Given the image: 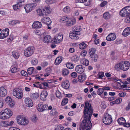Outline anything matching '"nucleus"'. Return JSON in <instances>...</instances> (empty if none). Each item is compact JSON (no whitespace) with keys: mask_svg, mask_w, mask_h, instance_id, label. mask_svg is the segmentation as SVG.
Returning a JSON list of instances; mask_svg holds the SVG:
<instances>
[{"mask_svg":"<svg viewBox=\"0 0 130 130\" xmlns=\"http://www.w3.org/2000/svg\"><path fill=\"white\" fill-rule=\"evenodd\" d=\"M99 77V78L103 79L102 78L104 76V73L103 72H100L98 73Z\"/></svg>","mask_w":130,"mask_h":130,"instance_id":"603ef678","label":"nucleus"},{"mask_svg":"<svg viewBox=\"0 0 130 130\" xmlns=\"http://www.w3.org/2000/svg\"><path fill=\"white\" fill-rule=\"evenodd\" d=\"M87 45L84 42L80 43L79 44V47L80 49L83 50L86 48L87 47Z\"/></svg>","mask_w":130,"mask_h":130,"instance_id":"72a5a7b5","label":"nucleus"},{"mask_svg":"<svg viewBox=\"0 0 130 130\" xmlns=\"http://www.w3.org/2000/svg\"><path fill=\"white\" fill-rule=\"evenodd\" d=\"M71 12V9L70 7L69 6L66 7V13L69 14Z\"/></svg>","mask_w":130,"mask_h":130,"instance_id":"de8ad7c7","label":"nucleus"},{"mask_svg":"<svg viewBox=\"0 0 130 130\" xmlns=\"http://www.w3.org/2000/svg\"><path fill=\"white\" fill-rule=\"evenodd\" d=\"M48 107L47 105H43L42 103H40L38 105L37 109L39 111L41 112L47 109Z\"/></svg>","mask_w":130,"mask_h":130,"instance_id":"1a4fd4ad","label":"nucleus"},{"mask_svg":"<svg viewBox=\"0 0 130 130\" xmlns=\"http://www.w3.org/2000/svg\"><path fill=\"white\" fill-rule=\"evenodd\" d=\"M125 10L126 11L128 15L130 14V6H128L124 8Z\"/></svg>","mask_w":130,"mask_h":130,"instance_id":"49530a36","label":"nucleus"},{"mask_svg":"<svg viewBox=\"0 0 130 130\" xmlns=\"http://www.w3.org/2000/svg\"><path fill=\"white\" fill-rule=\"evenodd\" d=\"M118 122L120 125H122L125 123L126 121L125 119L123 117L120 118L118 120Z\"/></svg>","mask_w":130,"mask_h":130,"instance_id":"2f4dec72","label":"nucleus"},{"mask_svg":"<svg viewBox=\"0 0 130 130\" xmlns=\"http://www.w3.org/2000/svg\"><path fill=\"white\" fill-rule=\"evenodd\" d=\"M13 39V36L12 35H10L9 36V37L7 40V41L10 42L12 41Z\"/></svg>","mask_w":130,"mask_h":130,"instance_id":"0e129e2a","label":"nucleus"},{"mask_svg":"<svg viewBox=\"0 0 130 130\" xmlns=\"http://www.w3.org/2000/svg\"><path fill=\"white\" fill-rule=\"evenodd\" d=\"M79 59V57L76 55H75L72 57L73 60L75 62L77 61Z\"/></svg>","mask_w":130,"mask_h":130,"instance_id":"5fc2aeb1","label":"nucleus"},{"mask_svg":"<svg viewBox=\"0 0 130 130\" xmlns=\"http://www.w3.org/2000/svg\"><path fill=\"white\" fill-rule=\"evenodd\" d=\"M76 71L78 73L82 74L84 71L85 69L83 68L82 66L81 65H79L77 66L75 68Z\"/></svg>","mask_w":130,"mask_h":130,"instance_id":"ddd939ff","label":"nucleus"},{"mask_svg":"<svg viewBox=\"0 0 130 130\" xmlns=\"http://www.w3.org/2000/svg\"><path fill=\"white\" fill-rule=\"evenodd\" d=\"M13 94L14 96L18 99H21L22 97V93L21 92H18L15 90H13Z\"/></svg>","mask_w":130,"mask_h":130,"instance_id":"4468645a","label":"nucleus"},{"mask_svg":"<svg viewBox=\"0 0 130 130\" xmlns=\"http://www.w3.org/2000/svg\"><path fill=\"white\" fill-rule=\"evenodd\" d=\"M41 21L42 23L46 24L48 26L50 25L52 23L50 19L47 17L42 18L41 19Z\"/></svg>","mask_w":130,"mask_h":130,"instance_id":"9b49d317","label":"nucleus"},{"mask_svg":"<svg viewBox=\"0 0 130 130\" xmlns=\"http://www.w3.org/2000/svg\"><path fill=\"white\" fill-rule=\"evenodd\" d=\"M96 51L95 48H91L89 50V54L90 56L93 55L95 54V52Z\"/></svg>","mask_w":130,"mask_h":130,"instance_id":"c9c22d12","label":"nucleus"},{"mask_svg":"<svg viewBox=\"0 0 130 130\" xmlns=\"http://www.w3.org/2000/svg\"><path fill=\"white\" fill-rule=\"evenodd\" d=\"M51 37L50 35H47L44 38L43 41L44 43H48L52 42Z\"/></svg>","mask_w":130,"mask_h":130,"instance_id":"393cba45","label":"nucleus"},{"mask_svg":"<svg viewBox=\"0 0 130 130\" xmlns=\"http://www.w3.org/2000/svg\"><path fill=\"white\" fill-rule=\"evenodd\" d=\"M126 95V93L123 92L120 93L119 94V96L121 97H124Z\"/></svg>","mask_w":130,"mask_h":130,"instance_id":"69168bd1","label":"nucleus"},{"mask_svg":"<svg viewBox=\"0 0 130 130\" xmlns=\"http://www.w3.org/2000/svg\"><path fill=\"white\" fill-rule=\"evenodd\" d=\"M38 15L40 16H43L44 17L45 16L44 13L43 12V10L40 9H38L37 10Z\"/></svg>","mask_w":130,"mask_h":130,"instance_id":"e433bc0d","label":"nucleus"},{"mask_svg":"<svg viewBox=\"0 0 130 130\" xmlns=\"http://www.w3.org/2000/svg\"><path fill=\"white\" fill-rule=\"evenodd\" d=\"M21 7H22V6L21 5H20V4H19L18 3L13 6V8L15 10H17L19 9Z\"/></svg>","mask_w":130,"mask_h":130,"instance_id":"58836bf2","label":"nucleus"},{"mask_svg":"<svg viewBox=\"0 0 130 130\" xmlns=\"http://www.w3.org/2000/svg\"><path fill=\"white\" fill-rule=\"evenodd\" d=\"M17 120L19 124L23 125H26L29 122L28 119L23 117H18Z\"/></svg>","mask_w":130,"mask_h":130,"instance_id":"423d86ee","label":"nucleus"},{"mask_svg":"<svg viewBox=\"0 0 130 130\" xmlns=\"http://www.w3.org/2000/svg\"><path fill=\"white\" fill-rule=\"evenodd\" d=\"M38 63V61L37 59H32V60L31 63L32 65H35L37 64Z\"/></svg>","mask_w":130,"mask_h":130,"instance_id":"8fccbe9b","label":"nucleus"},{"mask_svg":"<svg viewBox=\"0 0 130 130\" xmlns=\"http://www.w3.org/2000/svg\"><path fill=\"white\" fill-rule=\"evenodd\" d=\"M56 95L57 97L59 99H61L62 98L61 93L58 90L56 92Z\"/></svg>","mask_w":130,"mask_h":130,"instance_id":"a18cd8bd","label":"nucleus"},{"mask_svg":"<svg viewBox=\"0 0 130 130\" xmlns=\"http://www.w3.org/2000/svg\"><path fill=\"white\" fill-rule=\"evenodd\" d=\"M12 55L14 57L15 59H18L20 56L19 53L16 51L12 52Z\"/></svg>","mask_w":130,"mask_h":130,"instance_id":"4c0bfd02","label":"nucleus"},{"mask_svg":"<svg viewBox=\"0 0 130 130\" xmlns=\"http://www.w3.org/2000/svg\"><path fill=\"white\" fill-rule=\"evenodd\" d=\"M20 23V21L18 20H14L10 22L9 24L12 25H14L19 24Z\"/></svg>","mask_w":130,"mask_h":130,"instance_id":"7c9ffc66","label":"nucleus"},{"mask_svg":"<svg viewBox=\"0 0 130 130\" xmlns=\"http://www.w3.org/2000/svg\"><path fill=\"white\" fill-rule=\"evenodd\" d=\"M116 37V35L115 34L111 33L106 37V39L108 41H111L115 40Z\"/></svg>","mask_w":130,"mask_h":130,"instance_id":"a211bd4d","label":"nucleus"},{"mask_svg":"<svg viewBox=\"0 0 130 130\" xmlns=\"http://www.w3.org/2000/svg\"><path fill=\"white\" fill-rule=\"evenodd\" d=\"M64 128V127L61 125H57L55 130H63Z\"/></svg>","mask_w":130,"mask_h":130,"instance_id":"37998d69","label":"nucleus"},{"mask_svg":"<svg viewBox=\"0 0 130 130\" xmlns=\"http://www.w3.org/2000/svg\"><path fill=\"white\" fill-rule=\"evenodd\" d=\"M70 86L69 81L68 80H66V89H68L69 88Z\"/></svg>","mask_w":130,"mask_h":130,"instance_id":"13d9d810","label":"nucleus"},{"mask_svg":"<svg viewBox=\"0 0 130 130\" xmlns=\"http://www.w3.org/2000/svg\"><path fill=\"white\" fill-rule=\"evenodd\" d=\"M33 85L34 87L37 88H39L42 89L44 88V87L42 86V85L41 84H39L38 85H36L35 84H34Z\"/></svg>","mask_w":130,"mask_h":130,"instance_id":"bf43d9fd","label":"nucleus"},{"mask_svg":"<svg viewBox=\"0 0 130 130\" xmlns=\"http://www.w3.org/2000/svg\"><path fill=\"white\" fill-rule=\"evenodd\" d=\"M90 57L91 58V59L93 61H94V62H96L97 61L98 58V56L96 54H95L91 55Z\"/></svg>","mask_w":130,"mask_h":130,"instance_id":"f704fd0d","label":"nucleus"},{"mask_svg":"<svg viewBox=\"0 0 130 130\" xmlns=\"http://www.w3.org/2000/svg\"><path fill=\"white\" fill-rule=\"evenodd\" d=\"M0 118L3 120H5L8 119L4 111L2 112L1 111L0 112Z\"/></svg>","mask_w":130,"mask_h":130,"instance_id":"c756f323","label":"nucleus"},{"mask_svg":"<svg viewBox=\"0 0 130 130\" xmlns=\"http://www.w3.org/2000/svg\"><path fill=\"white\" fill-rule=\"evenodd\" d=\"M104 91V90L103 88H99L98 90L97 93L98 95L101 96Z\"/></svg>","mask_w":130,"mask_h":130,"instance_id":"c03bdc74","label":"nucleus"},{"mask_svg":"<svg viewBox=\"0 0 130 130\" xmlns=\"http://www.w3.org/2000/svg\"><path fill=\"white\" fill-rule=\"evenodd\" d=\"M45 2L48 4H51L55 3L54 0H46Z\"/></svg>","mask_w":130,"mask_h":130,"instance_id":"052dcab7","label":"nucleus"},{"mask_svg":"<svg viewBox=\"0 0 130 130\" xmlns=\"http://www.w3.org/2000/svg\"><path fill=\"white\" fill-rule=\"evenodd\" d=\"M66 25L67 26H70L74 25L76 23V20L75 19H69L66 21Z\"/></svg>","mask_w":130,"mask_h":130,"instance_id":"2eb2a0df","label":"nucleus"},{"mask_svg":"<svg viewBox=\"0 0 130 130\" xmlns=\"http://www.w3.org/2000/svg\"><path fill=\"white\" fill-rule=\"evenodd\" d=\"M93 111L91 104L86 102L83 112L84 119L81 123L80 130H90L91 129L92 124L90 119Z\"/></svg>","mask_w":130,"mask_h":130,"instance_id":"f257e3e1","label":"nucleus"},{"mask_svg":"<svg viewBox=\"0 0 130 130\" xmlns=\"http://www.w3.org/2000/svg\"><path fill=\"white\" fill-rule=\"evenodd\" d=\"M72 29L73 32L79 34V32L81 31V28L79 26H74L72 27Z\"/></svg>","mask_w":130,"mask_h":130,"instance_id":"bb28decb","label":"nucleus"},{"mask_svg":"<svg viewBox=\"0 0 130 130\" xmlns=\"http://www.w3.org/2000/svg\"><path fill=\"white\" fill-rule=\"evenodd\" d=\"M103 120V123L105 124H110L112 121L111 115L107 113H105L104 115V117Z\"/></svg>","mask_w":130,"mask_h":130,"instance_id":"20e7f679","label":"nucleus"},{"mask_svg":"<svg viewBox=\"0 0 130 130\" xmlns=\"http://www.w3.org/2000/svg\"><path fill=\"white\" fill-rule=\"evenodd\" d=\"M34 69V67H30L28 69L27 72L29 75H31L32 74Z\"/></svg>","mask_w":130,"mask_h":130,"instance_id":"79ce46f5","label":"nucleus"},{"mask_svg":"<svg viewBox=\"0 0 130 130\" xmlns=\"http://www.w3.org/2000/svg\"><path fill=\"white\" fill-rule=\"evenodd\" d=\"M62 57L61 56L57 57L55 60V64L56 65H59L62 61Z\"/></svg>","mask_w":130,"mask_h":130,"instance_id":"c85d7f7f","label":"nucleus"},{"mask_svg":"<svg viewBox=\"0 0 130 130\" xmlns=\"http://www.w3.org/2000/svg\"><path fill=\"white\" fill-rule=\"evenodd\" d=\"M5 101L10 107H12L14 106V102L10 97L9 96L7 97L5 99Z\"/></svg>","mask_w":130,"mask_h":130,"instance_id":"9d476101","label":"nucleus"},{"mask_svg":"<svg viewBox=\"0 0 130 130\" xmlns=\"http://www.w3.org/2000/svg\"><path fill=\"white\" fill-rule=\"evenodd\" d=\"M80 34H78V33H76L73 32H70V34L69 37L71 39H74V40H76L78 39L79 37L78 36Z\"/></svg>","mask_w":130,"mask_h":130,"instance_id":"dca6fc26","label":"nucleus"},{"mask_svg":"<svg viewBox=\"0 0 130 130\" xmlns=\"http://www.w3.org/2000/svg\"><path fill=\"white\" fill-rule=\"evenodd\" d=\"M34 50L35 48L34 46H29L25 49L24 51V55L26 57H29L33 54Z\"/></svg>","mask_w":130,"mask_h":130,"instance_id":"f03ea898","label":"nucleus"},{"mask_svg":"<svg viewBox=\"0 0 130 130\" xmlns=\"http://www.w3.org/2000/svg\"><path fill=\"white\" fill-rule=\"evenodd\" d=\"M9 130H20V129L17 127H11L9 128Z\"/></svg>","mask_w":130,"mask_h":130,"instance_id":"774afa93","label":"nucleus"},{"mask_svg":"<svg viewBox=\"0 0 130 130\" xmlns=\"http://www.w3.org/2000/svg\"><path fill=\"white\" fill-rule=\"evenodd\" d=\"M86 75L84 74L79 75L78 77V81L80 83L82 82L86 79Z\"/></svg>","mask_w":130,"mask_h":130,"instance_id":"b1692460","label":"nucleus"},{"mask_svg":"<svg viewBox=\"0 0 130 130\" xmlns=\"http://www.w3.org/2000/svg\"><path fill=\"white\" fill-rule=\"evenodd\" d=\"M71 76L72 77L75 78L77 76V74L75 72H73L71 74Z\"/></svg>","mask_w":130,"mask_h":130,"instance_id":"338daca9","label":"nucleus"},{"mask_svg":"<svg viewBox=\"0 0 130 130\" xmlns=\"http://www.w3.org/2000/svg\"><path fill=\"white\" fill-rule=\"evenodd\" d=\"M24 101L26 106L28 107H30L33 105L32 101L29 98H26L25 99Z\"/></svg>","mask_w":130,"mask_h":130,"instance_id":"f8f14e48","label":"nucleus"},{"mask_svg":"<svg viewBox=\"0 0 130 130\" xmlns=\"http://www.w3.org/2000/svg\"><path fill=\"white\" fill-rule=\"evenodd\" d=\"M9 29L8 28L3 30L0 34V39H3L8 36L9 35Z\"/></svg>","mask_w":130,"mask_h":130,"instance_id":"6e6552de","label":"nucleus"},{"mask_svg":"<svg viewBox=\"0 0 130 130\" xmlns=\"http://www.w3.org/2000/svg\"><path fill=\"white\" fill-rule=\"evenodd\" d=\"M1 125L3 126L7 127L8 126L7 121H3L1 123Z\"/></svg>","mask_w":130,"mask_h":130,"instance_id":"864d4df0","label":"nucleus"},{"mask_svg":"<svg viewBox=\"0 0 130 130\" xmlns=\"http://www.w3.org/2000/svg\"><path fill=\"white\" fill-rule=\"evenodd\" d=\"M66 65L67 67L70 69H72L74 68L73 64L70 62L68 63Z\"/></svg>","mask_w":130,"mask_h":130,"instance_id":"a19ab883","label":"nucleus"},{"mask_svg":"<svg viewBox=\"0 0 130 130\" xmlns=\"http://www.w3.org/2000/svg\"><path fill=\"white\" fill-rule=\"evenodd\" d=\"M43 11L44 13L45 16L47 15L51 12L49 7H45L43 9Z\"/></svg>","mask_w":130,"mask_h":130,"instance_id":"a878e982","label":"nucleus"},{"mask_svg":"<svg viewBox=\"0 0 130 130\" xmlns=\"http://www.w3.org/2000/svg\"><path fill=\"white\" fill-rule=\"evenodd\" d=\"M42 26L41 22L39 21H36L34 22L33 23L32 27L34 28H41Z\"/></svg>","mask_w":130,"mask_h":130,"instance_id":"aec40b11","label":"nucleus"},{"mask_svg":"<svg viewBox=\"0 0 130 130\" xmlns=\"http://www.w3.org/2000/svg\"><path fill=\"white\" fill-rule=\"evenodd\" d=\"M130 34V27H127L125 29L122 33L123 35L126 37Z\"/></svg>","mask_w":130,"mask_h":130,"instance_id":"5701e85b","label":"nucleus"},{"mask_svg":"<svg viewBox=\"0 0 130 130\" xmlns=\"http://www.w3.org/2000/svg\"><path fill=\"white\" fill-rule=\"evenodd\" d=\"M115 104H118L120 103L122 101V99L121 98H119L118 99H117L115 101Z\"/></svg>","mask_w":130,"mask_h":130,"instance_id":"680f3d73","label":"nucleus"},{"mask_svg":"<svg viewBox=\"0 0 130 130\" xmlns=\"http://www.w3.org/2000/svg\"><path fill=\"white\" fill-rule=\"evenodd\" d=\"M63 38V36L61 34H57L54 37L52 40L53 43L57 44L60 42Z\"/></svg>","mask_w":130,"mask_h":130,"instance_id":"39448f33","label":"nucleus"},{"mask_svg":"<svg viewBox=\"0 0 130 130\" xmlns=\"http://www.w3.org/2000/svg\"><path fill=\"white\" fill-rule=\"evenodd\" d=\"M120 15L122 17H125L128 15L125 9L124 8L122 9L120 11L119 13Z\"/></svg>","mask_w":130,"mask_h":130,"instance_id":"cd10ccee","label":"nucleus"},{"mask_svg":"<svg viewBox=\"0 0 130 130\" xmlns=\"http://www.w3.org/2000/svg\"><path fill=\"white\" fill-rule=\"evenodd\" d=\"M36 6L37 4L35 3L27 4L24 7V8L25 9L26 12V13H28L31 11L34 8L36 7Z\"/></svg>","mask_w":130,"mask_h":130,"instance_id":"0eeeda50","label":"nucleus"},{"mask_svg":"<svg viewBox=\"0 0 130 130\" xmlns=\"http://www.w3.org/2000/svg\"><path fill=\"white\" fill-rule=\"evenodd\" d=\"M87 53V51L85 50H83L80 53V55L83 57H85Z\"/></svg>","mask_w":130,"mask_h":130,"instance_id":"6e6d98bb","label":"nucleus"},{"mask_svg":"<svg viewBox=\"0 0 130 130\" xmlns=\"http://www.w3.org/2000/svg\"><path fill=\"white\" fill-rule=\"evenodd\" d=\"M47 92L46 91H42L40 95V97L41 100H44V99L45 98L47 95Z\"/></svg>","mask_w":130,"mask_h":130,"instance_id":"4be33fe9","label":"nucleus"},{"mask_svg":"<svg viewBox=\"0 0 130 130\" xmlns=\"http://www.w3.org/2000/svg\"><path fill=\"white\" fill-rule=\"evenodd\" d=\"M129 63L128 61H122L119 64L120 68L124 71L127 70L129 68Z\"/></svg>","mask_w":130,"mask_h":130,"instance_id":"7ed1b4c3","label":"nucleus"},{"mask_svg":"<svg viewBox=\"0 0 130 130\" xmlns=\"http://www.w3.org/2000/svg\"><path fill=\"white\" fill-rule=\"evenodd\" d=\"M41 84L42 85V86L44 87V88L43 89H44V87H48V84L47 83V82H45L41 83Z\"/></svg>","mask_w":130,"mask_h":130,"instance_id":"e2e57ef3","label":"nucleus"},{"mask_svg":"<svg viewBox=\"0 0 130 130\" xmlns=\"http://www.w3.org/2000/svg\"><path fill=\"white\" fill-rule=\"evenodd\" d=\"M19 71V69L16 67H14L12 68L11 70V71L12 73H15Z\"/></svg>","mask_w":130,"mask_h":130,"instance_id":"4d7b16f0","label":"nucleus"},{"mask_svg":"<svg viewBox=\"0 0 130 130\" xmlns=\"http://www.w3.org/2000/svg\"><path fill=\"white\" fill-rule=\"evenodd\" d=\"M76 2L83 3L85 6H89L90 5L91 0H76Z\"/></svg>","mask_w":130,"mask_h":130,"instance_id":"6ab92c4d","label":"nucleus"},{"mask_svg":"<svg viewBox=\"0 0 130 130\" xmlns=\"http://www.w3.org/2000/svg\"><path fill=\"white\" fill-rule=\"evenodd\" d=\"M7 93V91L5 88L2 87L0 88V96L3 97L6 95Z\"/></svg>","mask_w":130,"mask_h":130,"instance_id":"f3484780","label":"nucleus"},{"mask_svg":"<svg viewBox=\"0 0 130 130\" xmlns=\"http://www.w3.org/2000/svg\"><path fill=\"white\" fill-rule=\"evenodd\" d=\"M4 111L8 118L11 116L13 114L12 112L8 108L5 109Z\"/></svg>","mask_w":130,"mask_h":130,"instance_id":"412c9836","label":"nucleus"},{"mask_svg":"<svg viewBox=\"0 0 130 130\" xmlns=\"http://www.w3.org/2000/svg\"><path fill=\"white\" fill-rule=\"evenodd\" d=\"M83 61V65L86 66L88 65L89 64V62L88 60L86 59H83L82 60Z\"/></svg>","mask_w":130,"mask_h":130,"instance_id":"ea45409f","label":"nucleus"},{"mask_svg":"<svg viewBox=\"0 0 130 130\" xmlns=\"http://www.w3.org/2000/svg\"><path fill=\"white\" fill-rule=\"evenodd\" d=\"M125 22L127 23H130V14H128L125 20Z\"/></svg>","mask_w":130,"mask_h":130,"instance_id":"09e8293b","label":"nucleus"},{"mask_svg":"<svg viewBox=\"0 0 130 130\" xmlns=\"http://www.w3.org/2000/svg\"><path fill=\"white\" fill-rule=\"evenodd\" d=\"M103 17L104 19H107L110 18L111 15L108 12H107L104 13L103 15Z\"/></svg>","mask_w":130,"mask_h":130,"instance_id":"473e14b6","label":"nucleus"},{"mask_svg":"<svg viewBox=\"0 0 130 130\" xmlns=\"http://www.w3.org/2000/svg\"><path fill=\"white\" fill-rule=\"evenodd\" d=\"M21 75L23 76H27L28 74L24 70H22L21 72Z\"/></svg>","mask_w":130,"mask_h":130,"instance_id":"3c124183","label":"nucleus"}]
</instances>
